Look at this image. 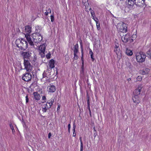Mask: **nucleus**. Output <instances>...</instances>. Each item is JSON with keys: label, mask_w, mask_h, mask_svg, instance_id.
Wrapping results in <instances>:
<instances>
[{"label": "nucleus", "mask_w": 151, "mask_h": 151, "mask_svg": "<svg viewBox=\"0 0 151 151\" xmlns=\"http://www.w3.org/2000/svg\"><path fill=\"white\" fill-rule=\"evenodd\" d=\"M48 13L46 11V12H45V14L47 16L48 15Z\"/></svg>", "instance_id": "obj_54"}, {"label": "nucleus", "mask_w": 151, "mask_h": 151, "mask_svg": "<svg viewBox=\"0 0 151 151\" xmlns=\"http://www.w3.org/2000/svg\"><path fill=\"white\" fill-rule=\"evenodd\" d=\"M96 23L97 29L98 30L100 29V26L99 23L98 22H96Z\"/></svg>", "instance_id": "obj_28"}, {"label": "nucleus", "mask_w": 151, "mask_h": 151, "mask_svg": "<svg viewBox=\"0 0 151 151\" xmlns=\"http://www.w3.org/2000/svg\"><path fill=\"white\" fill-rule=\"evenodd\" d=\"M83 52L82 53V57L81 58V59L82 61V62H84L83 58Z\"/></svg>", "instance_id": "obj_49"}, {"label": "nucleus", "mask_w": 151, "mask_h": 151, "mask_svg": "<svg viewBox=\"0 0 151 151\" xmlns=\"http://www.w3.org/2000/svg\"><path fill=\"white\" fill-rule=\"evenodd\" d=\"M89 9V10H90H90L91 11V10H92L91 9V8H90Z\"/></svg>", "instance_id": "obj_60"}, {"label": "nucleus", "mask_w": 151, "mask_h": 151, "mask_svg": "<svg viewBox=\"0 0 151 151\" xmlns=\"http://www.w3.org/2000/svg\"><path fill=\"white\" fill-rule=\"evenodd\" d=\"M77 53H74V59L75 60H77L78 58V56L77 55Z\"/></svg>", "instance_id": "obj_33"}, {"label": "nucleus", "mask_w": 151, "mask_h": 151, "mask_svg": "<svg viewBox=\"0 0 151 151\" xmlns=\"http://www.w3.org/2000/svg\"><path fill=\"white\" fill-rule=\"evenodd\" d=\"M41 27H40L38 26H37L35 27V31L36 33H39L40 32L41 30Z\"/></svg>", "instance_id": "obj_21"}, {"label": "nucleus", "mask_w": 151, "mask_h": 151, "mask_svg": "<svg viewBox=\"0 0 151 151\" xmlns=\"http://www.w3.org/2000/svg\"><path fill=\"white\" fill-rule=\"evenodd\" d=\"M130 36L129 34H127L125 36H123L122 37V41L125 43H127L129 41L130 42Z\"/></svg>", "instance_id": "obj_9"}, {"label": "nucleus", "mask_w": 151, "mask_h": 151, "mask_svg": "<svg viewBox=\"0 0 151 151\" xmlns=\"http://www.w3.org/2000/svg\"><path fill=\"white\" fill-rule=\"evenodd\" d=\"M45 51H39V55L41 56V58H43L45 56Z\"/></svg>", "instance_id": "obj_24"}, {"label": "nucleus", "mask_w": 151, "mask_h": 151, "mask_svg": "<svg viewBox=\"0 0 151 151\" xmlns=\"http://www.w3.org/2000/svg\"><path fill=\"white\" fill-rule=\"evenodd\" d=\"M91 14L92 17L95 16V13L94 11L93 10L91 11Z\"/></svg>", "instance_id": "obj_35"}, {"label": "nucleus", "mask_w": 151, "mask_h": 151, "mask_svg": "<svg viewBox=\"0 0 151 151\" xmlns=\"http://www.w3.org/2000/svg\"><path fill=\"white\" fill-rule=\"evenodd\" d=\"M20 54L24 58V64L25 68L26 69L27 71L30 72L32 70V66L31 65L29 60L31 57L32 55L31 52L29 51L25 52L21 51L20 52Z\"/></svg>", "instance_id": "obj_1"}, {"label": "nucleus", "mask_w": 151, "mask_h": 151, "mask_svg": "<svg viewBox=\"0 0 151 151\" xmlns=\"http://www.w3.org/2000/svg\"><path fill=\"white\" fill-rule=\"evenodd\" d=\"M42 100L44 101V102H42V103H44V102H46V96H43L42 97Z\"/></svg>", "instance_id": "obj_31"}, {"label": "nucleus", "mask_w": 151, "mask_h": 151, "mask_svg": "<svg viewBox=\"0 0 151 151\" xmlns=\"http://www.w3.org/2000/svg\"><path fill=\"white\" fill-rule=\"evenodd\" d=\"M90 103H87V107H88V108L89 109L90 113H91V111L90 107Z\"/></svg>", "instance_id": "obj_45"}, {"label": "nucleus", "mask_w": 151, "mask_h": 151, "mask_svg": "<svg viewBox=\"0 0 151 151\" xmlns=\"http://www.w3.org/2000/svg\"><path fill=\"white\" fill-rule=\"evenodd\" d=\"M119 44L116 42H115V48H119Z\"/></svg>", "instance_id": "obj_27"}, {"label": "nucleus", "mask_w": 151, "mask_h": 151, "mask_svg": "<svg viewBox=\"0 0 151 151\" xmlns=\"http://www.w3.org/2000/svg\"><path fill=\"white\" fill-rule=\"evenodd\" d=\"M47 108L46 107V106L44 107H43L42 108V111L43 112H46L47 110Z\"/></svg>", "instance_id": "obj_29"}, {"label": "nucleus", "mask_w": 151, "mask_h": 151, "mask_svg": "<svg viewBox=\"0 0 151 151\" xmlns=\"http://www.w3.org/2000/svg\"><path fill=\"white\" fill-rule=\"evenodd\" d=\"M82 1L84 5L85 4L86 5L87 3H88V0H82ZM87 4H88V3Z\"/></svg>", "instance_id": "obj_32"}, {"label": "nucleus", "mask_w": 151, "mask_h": 151, "mask_svg": "<svg viewBox=\"0 0 151 151\" xmlns=\"http://www.w3.org/2000/svg\"><path fill=\"white\" fill-rule=\"evenodd\" d=\"M89 54H90L91 55H93V53L91 49H90Z\"/></svg>", "instance_id": "obj_47"}, {"label": "nucleus", "mask_w": 151, "mask_h": 151, "mask_svg": "<svg viewBox=\"0 0 151 151\" xmlns=\"http://www.w3.org/2000/svg\"><path fill=\"white\" fill-rule=\"evenodd\" d=\"M137 79L138 81H140L142 80V77L141 76H138L137 78Z\"/></svg>", "instance_id": "obj_42"}, {"label": "nucleus", "mask_w": 151, "mask_h": 151, "mask_svg": "<svg viewBox=\"0 0 151 151\" xmlns=\"http://www.w3.org/2000/svg\"><path fill=\"white\" fill-rule=\"evenodd\" d=\"M51 54L50 53H48L46 55V57L47 59H49L50 58Z\"/></svg>", "instance_id": "obj_34"}, {"label": "nucleus", "mask_w": 151, "mask_h": 151, "mask_svg": "<svg viewBox=\"0 0 151 151\" xmlns=\"http://www.w3.org/2000/svg\"><path fill=\"white\" fill-rule=\"evenodd\" d=\"M81 68L82 69V71H83V70H84V62H82Z\"/></svg>", "instance_id": "obj_46"}, {"label": "nucleus", "mask_w": 151, "mask_h": 151, "mask_svg": "<svg viewBox=\"0 0 151 151\" xmlns=\"http://www.w3.org/2000/svg\"><path fill=\"white\" fill-rule=\"evenodd\" d=\"M147 56H148L149 58L151 59V48L147 51Z\"/></svg>", "instance_id": "obj_23"}, {"label": "nucleus", "mask_w": 151, "mask_h": 151, "mask_svg": "<svg viewBox=\"0 0 151 151\" xmlns=\"http://www.w3.org/2000/svg\"><path fill=\"white\" fill-rule=\"evenodd\" d=\"M47 88L49 89L48 91L50 92H54L56 90L55 87L53 85H50L48 86Z\"/></svg>", "instance_id": "obj_12"}, {"label": "nucleus", "mask_w": 151, "mask_h": 151, "mask_svg": "<svg viewBox=\"0 0 151 151\" xmlns=\"http://www.w3.org/2000/svg\"><path fill=\"white\" fill-rule=\"evenodd\" d=\"M46 11L48 12V13H50L51 12V10L50 9H48V10H46Z\"/></svg>", "instance_id": "obj_51"}, {"label": "nucleus", "mask_w": 151, "mask_h": 151, "mask_svg": "<svg viewBox=\"0 0 151 151\" xmlns=\"http://www.w3.org/2000/svg\"><path fill=\"white\" fill-rule=\"evenodd\" d=\"M42 76L43 78H44L47 77V74L46 73L45 71H44V72H43L42 74Z\"/></svg>", "instance_id": "obj_40"}, {"label": "nucleus", "mask_w": 151, "mask_h": 151, "mask_svg": "<svg viewBox=\"0 0 151 151\" xmlns=\"http://www.w3.org/2000/svg\"><path fill=\"white\" fill-rule=\"evenodd\" d=\"M126 54L128 56H131L133 54L132 51L127 48L126 50Z\"/></svg>", "instance_id": "obj_19"}, {"label": "nucleus", "mask_w": 151, "mask_h": 151, "mask_svg": "<svg viewBox=\"0 0 151 151\" xmlns=\"http://www.w3.org/2000/svg\"><path fill=\"white\" fill-rule=\"evenodd\" d=\"M54 16L53 15H51L50 19H51V22H53L54 20Z\"/></svg>", "instance_id": "obj_36"}, {"label": "nucleus", "mask_w": 151, "mask_h": 151, "mask_svg": "<svg viewBox=\"0 0 151 151\" xmlns=\"http://www.w3.org/2000/svg\"><path fill=\"white\" fill-rule=\"evenodd\" d=\"M94 131H95L96 130H95V128H94Z\"/></svg>", "instance_id": "obj_62"}, {"label": "nucleus", "mask_w": 151, "mask_h": 151, "mask_svg": "<svg viewBox=\"0 0 151 151\" xmlns=\"http://www.w3.org/2000/svg\"><path fill=\"white\" fill-rule=\"evenodd\" d=\"M91 57L92 59V61L93 62L94 60L95 59L93 57V55H91Z\"/></svg>", "instance_id": "obj_50"}, {"label": "nucleus", "mask_w": 151, "mask_h": 151, "mask_svg": "<svg viewBox=\"0 0 151 151\" xmlns=\"http://www.w3.org/2000/svg\"><path fill=\"white\" fill-rule=\"evenodd\" d=\"M80 140L81 142V147H83V144L82 142L81 137H80Z\"/></svg>", "instance_id": "obj_37"}, {"label": "nucleus", "mask_w": 151, "mask_h": 151, "mask_svg": "<svg viewBox=\"0 0 151 151\" xmlns=\"http://www.w3.org/2000/svg\"><path fill=\"white\" fill-rule=\"evenodd\" d=\"M134 4L138 7H143L145 4V0H133L128 3L129 7H132Z\"/></svg>", "instance_id": "obj_4"}, {"label": "nucleus", "mask_w": 151, "mask_h": 151, "mask_svg": "<svg viewBox=\"0 0 151 151\" xmlns=\"http://www.w3.org/2000/svg\"><path fill=\"white\" fill-rule=\"evenodd\" d=\"M117 28L118 31L121 32H126L127 27L126 24L123 22H120L117 24Z\"/></svg>", "instance_id": "obj_7"}, {"label": "nucleus", "mask_w": 151, "mask_h": 151, "mask_svg": "<svg viewBox=\"0 0 151 151\" xmlns=\"http://www.w3.org/2000/svg\"><path fill=\"white\" fill-rule=\"evenodd\" d=\"M90 103H87V107H88V108L89 109L90 113H91V111L90 107Z\"/></svg>", "instance_id": "obj_43"}, {"label": "nucleus", "mask_w": 151, "mask_h": 151, "mask_svg": "<svg viewBox=\"0 0 151 151\" xmlns=\"http://www.w3.org/2000/svg\"><path fill=\"white\" fill-rule=\"evenodd\" d=\"M60 109V107L58 106V107L57 109Z\"/></svg>", "instance_id": "obj_58"}, {"label": "nucleus", "mask_w": 151, "mask_h": 151, "mask_svg": "<svg viewBox=\"0 0 151 151\" xmlns=\"http://www.w3.org/2000/svg\"><path fill=\"white\" fill-rule=\"evenodd\" d=\"M131 1V0H128V3H129L130 2V1ZM132 1V0H131ZM132 1H133V0H132Z\"/></svg>", "instance_id": "obj_57"}, {"label": "nucleus", "mask_w": 151, "mask_h": 151, "mask_svg": "<svg viewBox=\"0 0 151 151\" xmlns=\"http://www.w3.org/2000/svg\"><path fill=\"white\" fill-rule=\"evenodd\" d=\"M80 151H83V147H80Z\"/></svg>", "instance_id": "obj_55"}, {"label": "nucleus", "mask_w": 151, "mask_h": 151, "mask_svg": "<svg viewBox=\"0 0 151 151\" xmlns=\"http://www.w3.org/2000/svg\"><path fill=\"white\" fill-rule=\"evenodd\" d=\"M142 88V85L139 86L133 92V95L134 96H139L140 94V92L141 91V89Z\"/></svg>", "instance_id": "obj_10"}, {"label": "nucleus", "mask_w": 151, "mask_h": 151, "mask_svg": "<svg viewBox=\"0 0 151 151\" xmlns=\"http://www.w3.org/2000/svg\"><path fill=\"white\" fill-rule=\"evenodd\" d=\"M32 84L31 86H30V87H31L32 86Z\"/></svg>", "instance_id": "obj_61"}, {"label": "nucleus", "mask_w": 151, "mask_h": 151, "mask_svg": "<svg viewBox=\"0 0 151 151\" xmlns=\"http://www.w3.org/2000/svg\"><path fill=\"white\" fill-rule=\"evenodd\" d=\"M74 53H77L78 52V44L75 45L73 48Z\"/></svg>", "instance_id": "obj_17"}, {"label": "nucleus", "mask_w": 151, "mask_h": 151, "mask_svg": "<svg viewBox=\"0 0 151 151\" xmlns=\"http://www.w3.org/2000/svg\"><path fill=\"white\" fill-rule=\"evenodd\" d=\"M150 70L148 68H145L143 69L142 71V74L143 75L148 74L150 72Z\"/></svg>", "instance_id": "obj_18"}, {"label": "nucleus", "mask_w": 151, "mask_h": 151, "mask_svg": "<svg viewBox=\"0 0 151 151\" xmlns=\"http://www.w3.org/2000/svg\"><path fill=\"white\" fill-rule=\"evenodd\" d=\"M76 127V126L75 124V123L74 122L73 124V137H75L76 136V133L75 132V128Z\"/></svg>", "instance_id": "obj_20"}, {"label": "nucleus", "mask_w": 151, "mask_h": 151, "mask_svg": "<svg viewBox=\"0 0 151 151\" xmlns=\"http://www.w3.org/2000/svg\"><path fill=\"white\" fill-rule=\"evenodd\" d=\"M51 136V134L50 132L49 134H48V138H50V137Z\"/></svg>", "instance_id": "obj_52"}, {"label": "nucleus", "mask_w": 151, "mask_h": 151, "mask_svg": "<svg viewBox=\"0 0 151 151\" xmlns=\"http://www.w3.org/2000/svg\"><path fill=\"white\" fill-rule=\"evenodd\" d=\"M54 102L53 100H51L49 101H48L46 103L45 106H46V107L47 109L50 108L52 104Z\"/></svg>", "instance_id": "obj_15"}, {"label": "nucleus", "mask_w": 151, "mask_h": 151, "mask_svg": "<svg viewBox=\"0 0 151 151\" xmlns=\"http://www.w3.org/2000/svg\"><path fill=\"white\" fill-rule=\"evenodd\" d=\"M132 100L134 103L136 104V105L140 102V99L139 96H132Z\"/></svg>", "instance_id": "obj_11"}, {"label": "nucleus", "mask_w": 151, "mask_h": 151, "mask_svg": "<svg viewBox=\"0 0 151 151\" xmlns=\"http://www.w3.org/2000/svg\"><path fill=\"white\" fill-rule=\"evenodd\" d=\"M137 37V36L136 35H133L132 36V37H131V38L130 39V42H133V40H134Z\"/></svg>", "instance_id": "obj_22"}, {"label": "nucleus", "mask_w": 151, "mask_h": 151, "mask_svg": "<svg viewBox=\"0 0 151 151\" xmlns=\"http://www.w3.org/2000/svg\"><path fill=\"white\" fill-rule=\"evenodd\" d=\"M15 44L19 50H25L28 47L27 42L24 39H17L15 41Z\"/></svg>", "instance_id": "obj_2"}, {"label": "nucleus", "mask_w": 151, "mask_h": 151, "mask_svg": "<svg viewBox=\"0 0 151 151\" xmlns=\"http://www.w3.org/2000/svg\"><path fill=\"white\" fill-rule=\"evenodd\" d=\"M126 66L130 68H131L132 67V65L129 62H126Z\"/></svg>", "instance_id": "obj_25"}, {"label": "nucleus", "mask_w": 151, "mask_h": 151, "mask_svg": "<svg viewBox=\"0 0 151 151\" xmlns=\"http://www.w3.org/2000/svg\"><path fill=\"white\" fill-rule=\"evenodd\" d=\"M49 63L50 67L51 69L52 68L54 67L55 61L53 59H51L50 60Z\"/></svg>", "instance_id": "obj_16"}, {"label": "nucleus", "mask_w": 151, "mask_h": 151, "mask_svg": "<svg viewBox=\"0 0 151 151\" xmlns=\"http://www.w3.org/2000/svg\"><path fill=\"white\" fill-rule=\"evenodd\" d=\"M86 97L87 99V103H90V97L88 95H87Z\"/></svg>", "instance_id": "obj_38"}, {"label": "nucleus", "mask_w": 151, "mask_h": 151, "mask_svg": "<svg viewBox=\"0 0 151 151\" xmlns=\"http://www.w3.org/2000/svg\"><path fill=\"white\" fill-rule=\"evenodd\" d=\"M34 98L37 101L40 100V95L37 92H35L33 93Z\"/></svg>", "instance_id": "obj_14"}, {"label": "nucleus", "mask_w": 151, "mask_h": 151, "mask_svg": "<svg viewBox=\"0 0 151 151\" xmlns=\"http://www.w3.org/2000/svg\"><path fill=\"white\" fill-rule=\"evenodd\" d=\"M10 127L11 129H12V132H14L15 130L14 129L13 125L12 124H10Z\"/></svg>", "instance_id": "obj_30"}, {"label": "nucleus", "mask_w": 151, "mask_h": 151, "mask_svg": "<svg viewBox=\"0 0 151 151\" xmlns=\"http://www.w3.org/2000/svg\"><path fill=\"white\" fill-rule=\"evenodd\" d=\"M120 50L119 48H115L114 50V51L116 52V54L118 55L120 53Z\"/></svg>", "instance_id": "obj_26"}, {"label": "nucleus", "mask_w": 151, "mask_h": 151, "mask_svg": "<svg viewBox=\"0 0 151 151\" xmlns=\"http://www.w3.org/2000/svg\"><path fill=\"white\" fill-rule=\"evenodd\" d=\"M32 42L34 43H39L42 40V36L39 33H35L32 34Z\"/></svg>", "instance_id": "obj_5"}, {"label": "nucleus", "mask_w": 151, "mask_h": 151, "mask_svg": "<svg viewBox=\"0 0 151 151\" xmlns=\"http://www.w3.org/2000/svg\"><path fill=\"white\" fill-rule=\"evenodd\" d=\"M68 129H70V124H69L68 125Z\"/></svg>", "instance_id": "obj_53"}, {"label": "nucleus", "mask_w": 151, "mask_h": 151, "mask_svg": "<svg viewBox=\"0 0 151 151\" xmlns=\"http://www.w3.org/2000/svg\"><path fill=\"white\" fill-rule=\"evenodd\" d=\"M128 81H130L131 80V78H129L128 79Z\"/></svg>", "instance_id": "obj_56"}, {"label": "nucleus", "mask_w": 151, "mask_h": 151, "mask_svg": "<svg viewBox=\"0 0 151 151\" xmlns=\"http://www.w3.org/2000/svg\"><path fill=\"white\" fill-rule=\"evenodd\" d=\"M46 45L45 44H43L40 46L38 48L39 51H45Z\"/></svg>", "instance_id": "obj_13"}, {"label": "nucleus", "mask_w": 151, "mask_h": 151, "mask_svg": "<svg viewBox=\"0 0 151 151\" xmlns=\"http://www.w3.org/2000/svg\"><path fill=\"white\" fill-rule=\"evenodd\" d=\"M70 129H68V132L69 133L70 132Z\"/></svg>", "instance_id": "obj_59"}, {"label": "nucleus", "mask_w": 151, "mask_h": 151, "mask_svg": "<svg viewBox=\"0 0 151 151\" xmlns=\"http://www.w3.org/2000/svg\"><path fill=\"white\" fill-rule=\"evenodd\" d=\"M92 17V18L94 20V21L96 22H96H98V19L96 17H95L94 16L93 17Z\"/></svg>", "instance_id": "obj_41"}, {"label": "nucleus", "mask_w": 151, "mask_h": 151, "mask_svg": "<svg viewBox=\"0 0 151 151\" xmlns=\"http://www.w3.org/2000/svg\"><path fill=\"white\" fill-rule=\"evenodd\" d=\"M32 75L29 73H26L22 77V79L24 81L26 82H28L32 79Z\"/></svg>", "instance_id": "obj_8"}, {"label": "nucleus", "mask_w": 151, "mask_h": 151, "mask_svg": "<svg viewBox=\"0 0 151 151\" xmlns=\"http://www.w3.org/2000/svg\"><path fill=\"white\" fill-rule=\"evenodd\" d=\"M146 55L142 52H137L136 54V58L137 61L140 63H142L145 61Z\"/></svg>", "instance_id": "obj_6"}, {"label": "nucleus", "mask_w": 151, "mask_h": 151, "mask_svg": "<svg viewBox=\"0 0 151 151\" xmlns=\"http://www.w3.org/2000/svg\"><path fill=\"white\" fill-rule=\"evenodd\" d=\"M31 28L29 26H27L25 27V32L24 33L25 37L31 46H34V44L33 43L32 38L30 37L29 34L31 32Z\"/></svg>", "instance_id": "obj_3"}, {"label": "nucleus", "mask_w": 151, "mask_h": 151, "mask_svg": "<svg viewBox=\"0 0 151 151\" xmlns=\"http://www.w3.org/2000/svg\"><path fill=\"white\" fill-rule=\"evenodd\" d=\"M90 103H87V107H88V108L89 109L90 113H91V111L90 107Z\"/></svg>", "instance_id": "obj_44"}, {"label": "nucleus", "mask_w": 151, "mask_h": 151, "mask_svg": "<svg viewBox=\"0 0 151 151\" xmlns=\"http://www.w3.org/2000/svg\"><path fill=\"white\" fill-rule=\"evenodd\" d=\"M80 45H81V52H83V45L82 43V41L81 40V41L80 42Z\"/></svg>", "instance_id": "obj_39"}, {"label": "nucleus", "mask_w": 151, "mask_h": 151, "mask_svg": "<svg viewBox=\"0 0 151 151\" xmlns=\"http://www.w3.org/2000/svg\"><path fill=\"white\" fill-rule=\"evenodd\" d=\"M26 103H28L29 101V99L28 97L27 96L26 97Z\"/></svg>", "instance_id": "obj_48"}]
</instances>
